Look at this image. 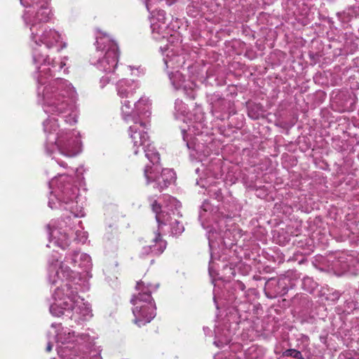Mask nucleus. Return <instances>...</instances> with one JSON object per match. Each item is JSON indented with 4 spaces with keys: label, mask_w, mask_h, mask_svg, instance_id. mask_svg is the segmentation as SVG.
<instances>
[{
    "label": "nucleus",
    "mask_w": 359,
    "mask_h": 359,
    "mask_svg": "<svg viewBox=\"0 0 359 359\" xmlns=\"http://www.w3.org/2000/svg\"><path fill=\"white\" fill-rule=\"evenodd\" d=\"M245 355L246 359H264L265 353L262 348L252 346L246 350Z\"/></svg>",
    "instance_id": "nucleus-21"
},
{
    "label": "nucleus",
    "mask_w": 359,
    "mask_h": 359,
    "mask_svg": "<svg viewBox=\"0 0 359 359\" xmlns=\"http://www.w3.org/2000/svg\"><path fill=\"white\" fill-rule=\"evenodd\" d=\"M51 189L48 205L52 209L62 208L69 210L75 217L84 216L81 207L77 205L79 189L72 184V177L60 175L49 182Z\"/></svg>",
    "instance_id": "nucleus-5"
},
{
    "label": "nucleus",
    "mask_w": 359,
    "mask_h": 359,
    "mask_svg": "<svg viewBox=\"0 0 359 359\" xmlns=\"http://www.w3.org/2000/svg\"><path fill=\"white\" fill-rule=\"evenodd\" d=\"M177 0H166L167 4L168 5H172L173 3H175Z\"/></svg>",
    "instance_id": "nucleus-34"
},
{
    "label": "nucleus",
    "mask_w": 359,
    "mask_h": 359,
    "mask_svg": "<svg viewBox=\"0 0 359 359\" xmlns=\"http://www.w3.org/2000/svg\"><path fill=\"white\" fill-rule=\"evenodd\" d=\"M177 180V175L173 170L165 168L162 170L160 177L156 182V189L160 191L174 184Z\"/></svg>",
    "instance_id": "nucleus-19"
},
{
    "label": "nucleus",
    "mask_w": 359,
    "mask_h": 359,
    "mask_svg": "<svg viewBox=\"0 0 359 359\" xmlns=\"http://www.w3.org/2000/svg\"><path fill=\"white\" fill-rule=\"evenodd\" d=\"M43 130L46 134V149L53 154V158L62 167L67 164L60 160V156L74 157L81 151L80 133L76 130L60 128L54 118L43 122Z\"/></svg>",
    "instance_id": "nucleus-3"
},
{
    "label": "nucleus",
    "mask_w": 359,
    "mask_h": 359,
    "mask_svg": "<svg viewBox=\"0 0 359 359\" xmlns=\"http://www.w3.org/2000/svg\"><path fill=\"white\" fill-rule=\"evenodd\" d=\"M317 283L314 281L312 278L306 276L304 277L302 280V289L309 293H312L317 287Z\"/></svg>",
    "instance_id": "nucleus-23"
},
{
    "label": "nucleus",
    "mask_w": 359,
    "mask_h": 359,
    "mask_svg": "<svg viewBox=\"0 0 359 359\" xmlns=\"http://www.w3.org/2000/svg\"><path fill=\"white\" fill-rule=\"evenodd\" d=\"M51 328L55 335L56 350L61 358L74 359L84 343H88V345L93 343V339L88 334L76 333L60 324H53Z\"/></svg>",
    "instance_id": "nucleus-6"
},
{
    "label": "nucleus",
    "mask_w": 359,
    "mask_h": 359,
    "mask_svg": "<svg viewBox=\"0 0 359 359\" xmlns=\"http://www.w3.org/2000/svg\"><path fill=\"white\" fill-rule=\"evenodd\" d=\"M76 238L75 239L79 242L84 243L88 238L87 232L83 231L82 229H77L75 231Z\"/></svg>",
    "instance_id": "nucleus-28"
},
{
    "label": "nucleus",
    "mask_w": 359,
    "mask_h": 359,
    "mask_svg": "<svg viewBox=\"0 0 359 359\" xmlns=\"http://www.w3.org/2000/svg\"><path fill=\"white\" fill-rule=\"evenodd\" d=\"M175 111H177V103H176V102H175ZM174 116H175V118L176 119H177V118H178V117H177V112H175V113L174 114Z\"/></svg>",
    "instance_id": "nucleus-36"
},
{
    "label": "nucleus",
    "mask_w": 359,
    "mask_h": 359,
    "mask_svg": "<svg viewBox=\"0 0 359 359\" xmlns=\"http://www.w3.org/2000/svg\"><path fill=\"white\" fill-rule=\"evenodd\" d=\"M214 344H215L216 346H219V345H218V344H217V342L216 341L214 342Z\"/></svg>",
    "instance_id": "nucleus-38"
},
{
    "label": "nucleus",
    "mask_w": 359,
    "mask_h": 359,
    "mask_svg": "<svg viewBox=\"0 0 359 359\" xmlns=\"http://www.w3.org/2000/svg\"><path fill=\"white\" fill-rule=\"evenodd\" d=\"M299 278V275L296 271H288L285 274L280 275L278 280L273 278L268 283L269 287L275 285V293L276 295L283 296L287 293L289 290L293 289L296 283Z\"/></svg>",
    "instance_id": "nucleus-14"
},
{
    "label": "nucleus",
    "mask_w": 359,
    "mask_h": 359,
    "mask_svg": "<svg viewBox=\"0 0 359 359\" xmlns=\"http://www.w3.org/2000/svg\"><path fill=\"white\" fill-rule=\"evenodd\" d=\"M166 247V243L163 241L160 234H156L152 241V244L143 247V253L149 254L154 253L159 255L163 252Z\"/></svg>",
    "instance_id": "nucleus-20"
},
{
    "label": "nucleus",
    "mask_w": 359,
    "mask_h": 359,
    "mask_svg": "<svg viewBox=\"0 0 359 359\" xmlns=\"http://www.w3.org/2000/svg\"><path fill=\"white\" fill-rule=\"evenodd\" d=\"M97 50L93 61L94 65L100 71L105 72L107 74H111L118 64V49L116 45L110 41L108 36L97 37ZM111 79V75L102 76L100 79V85L104 87Z\"/></svg>",
    "instance_id": "nucleus-8"
},
{
    "label": "nucleus",
    "mask_w": 359,
    "mask_h": 359,
    "mask_svg": "<svg viewBox=\"0 0 359 359\" xmlns=\"http://www.w3.org/2000/svg\"><path fill=\"white\" fill-rule=\"evenodd\" d=\"M233 304L237 313L239 315H241L242 313H245L249 311L250 306V304L248 300V297H246V299H240V297H235Z\"/></svg>",
    "instance_id": "nucleus-22"
},
{
    "label": "nucleus",
    "mask_w": 359,
    "mask_h": 359,
    "mask_svg": "<svg viewBox=\"0 0 359 359\" xmlns=\"http://www.w3.org/2000/svg\"><path fill=\"white\" fill-rule=\"evenodd\" d=\"M339 359H359V354L355 352H347L340 355Z\"/></svg>",
    "instance_id": "nucleus-29"
},
{
    "label": "nucleus",
    "mask_w": 359,
    "mask_h": 359,
    "mask_svg": "<svg viewBox=\"0 0 359 359\" xmlns=\"http://www.w3.org/2000/svg\"><path fill=\"white\" fill-rule=\"evenodd\" d=\"M220 191H219V193H216V198L219 199V195H220Z\"/></svg>",
    "instance_id": "nucleus-37"
},
{
    "label": "nucleus",
    "mask_w": 359,
    "mask_h": 359,
    "mask_svg": "<svg viewBox=\"0 0 359 359\" xmlns=\"http://www.w3.org/2000/svg\"><path fill=\"white\" fill-rule=\"evenodd\" d=\"M187 146L189 148V143H187Z\"/></svg>",
    "instance_id": "nucleus-41"
},
{
    "label": "nucleus",
    "mask_w": 359,
    "mask_h": 359,
    "mask_svg": "<svg viewBox=\"0 0 359 359\" xmlns=\"http://www.w3.org/2000/svg\"><path fill=\"white\" fill-rule=\"evenodd\" d=\"M333 267L341 271H359V262L353 255L341 252L333 262Z\"/></svg>",
    "instance_id": "nucleus-16"
},
{
    "label": "nucleus",
    "mask_w": 359,
    "mask_h": 359,
    "mask_svg": "<svg viewBox=\"0 0 359 359\" xmlns=\"http://www.w3.org/2000/svg\"><path fill=\"white\" fill-rule=\"evenodd\" d=\"M224 224L223 220L219 222L218 229L216 227H213V229H210L208 232V239L209 243L210 248L215 247L216 243H222L225 246H231L235 241L233 233L231 229H226L225 230L222 229V226Z\"/></svg>",
    "instance_id": "nucleus-15"
},
{
    "label": "nucleus",
    "mask_w": 359,
    "mask_h": 359,
    "mask_svg": "<svg viewBox=\"0 0 359 359\" xmlns=\"http://www.w3.org/2000/svg\"><path fill=\"white\" fill-rule=\"evenodd\" d=\"M203 217L202 213H200L199 217L201 218Z\"/></svg>",
    "instance_id": "nucleus-40"
},
{
    "label": "nucleus",
    "mask_w": 359,
    "mask_h": 359,
    "mask_svg": "<svg viewBox=\"0 0 359 359\" xmlns=\"http://www.w3.org/2000/svg\"><path fill=\"white\" fill-rule=\"evenodd\" d=\"M340 296H341L340 292L339 291L335 290L332 292L329 293L327 294L326 299L328 301L334 302L339 299Z\"/></svg>",
    "instance_id": "nucleus-30"
},
{
    "label": "nucleus",
    "mask_w": 359,
    "mask_h": 359,
    "mask_svg": "<svg viewBox=\"0 0 359 359\" xmlns=\"http://www.w3.org/2000/svg\"><path fill=\"white\" fill-rule=\"evenodd\" d=\"M203 330L206 334L210 332V330L209 327H203Z\"/></svg>",
    "instance_id": "nucleus-35"
},
{
    "label": "nucleus",
    "mask_w": 359,
    "mask_h": 359,
    "mask_svg": "<svg viewBox=\"0 0 359 359\" xmlns=\"http://www.w3.org/2000/svg\"><path fill=\"white\" fill-rule=\"evenodd\" d=\"M352 334L355 336L359 335V323L351 329Z\"/></svg>",
    "instance_id": "nucleus-31"
},
{
    "label": "nucleus",
    "mask_w": 359,
    "mask_h": 359,
    "mask_svg": "<svg viewBox=\"0 0 359 359\" xmlns=\"http://www.w3.org/2000/svg\"><path fill=\"white\" fill-rule=\"evenodd\" d=\"M152 211L156 215V219L158 224H165L174 220L177 222L180 212L178 210V201L172 196H167L165 199V205L162 210L159 203L156 201L151 203Z\"/></svg>",
    "instance_id": "nucleus-10"
},
{
    "label": "nucleus",
    "mask_w": 359,
    "mask_h": 359,
    "mask_svg": "<svg viewBox=\"0 0 359 359\" xmlns=\"http://www.w3.org/2000/svg\"><path fill=\"white\" fill-rule=\"evenodd\" d=\"M48 263V280L55 285L50 313L57 317L66 315L75 321L90 319L93 316L90 305L77 294V288L72 283L79 274L78 269L85 271L90 269V257L86 253L74 251L68 253L64 261L53 257Z\"/></svg>",
    "instance_id": "nucleus-2"
},
{
    "label": "nucleus",
    "mask_w": 359,
    "mask_h": 359,
    "mask_svg": "<svg viewBox=\"0 0 359 359\" xmlns=\"http://www.w3.org/2000/svg\"><path fill=\"white\" fill-rule=\"evenodd\" d=\"M67 222L65 221H55L50 223L48 226L49 233L48 248L56 246L61 249H65L70 243L69 231L70 228H67Z\"/></svg>",
    "instance_id": "nucleus-12"
},
{
    "label": "nucleus",
    "mask_w": 359,
    "mask_h": 359,
    "mask_svg": "<svg viewBox=\"0 0 359 359\" xmlns=\"http://www.w3.org/2000/svg\"><path fill=\"white\" fill-rule=\"evenodd\" d=\"M142 150L145 154V156L153 164V165H147L144 170V175L147 180V183L153 184V187L156 189V182L159 175V168L158 163L160 161V156L156 148L152 145L151 142L146 143L144 147H140L138 149Z\"/></svg>",
    "instance_id": "nucleus-13"
},
{
    "label": "nucleus",
    "mask_w": 359,
    "mask_h": 359,
    "mask_svg": "<svg viewBox=\"0 0 359 359\" xmlns=\"http://www.w3.org/2000/svg\"><path fill=\"white\" fill-rule=\"evenodd\" d=\"M157 287L146 284L144 281L137 283L136 289L140 292L137 296H134L131 302L134 306V323L140 327L149 323L156 316V306L150 293L156 290Z\"/></svg>",
    "instance_id": "nucleus-7"
},
{
    "label": "nucleus",
    "mask_w": 359,
    "mask_h": 359,
    "mask_svg": "<svg viewBox=\"0 0 359 359\" xmlns=\"http://www.w3.org/2000/svg\"><path fill=\"white\" fill-rule=\"evenodd\" d=\"M345 311L351 313L359 308V302L354 296L353 298L347 299L345 302Z\"/></svg>",
    "instance_id": "nucleus-26"
},
{
    "label": "nucleus",
    "mask_w": 359,
    "mask_h": 359,
    "mask_svg": "<svg viewBox=\"0 0 359 359\" xmlns=\"http://www.w3.org/2000/svg\"><path fill=\"white\" fill-rule=\"evenodd\" d=\"M208 202H204L203 204L202 205V208L204 210V211H207V208L208 206Z\"/></svg>",
    "instance_id": "nucleus-32"
},
{
    "label": "nucleus",
    "mask_w": 359,
    "mask_h": 359,
    "mask_svg": "<svg viewBox=\"0 0 359 359\" xmlns=\"http://www.w3.org/2000/svg\"><path fill=\"white\" fill-rule=\"evenodd\" d=\"M140 85L134 80L121 79L116 83L117 95L121 99L133 97L139 88Z\"/></svg>",
    "instance_id": "nucleus-17"
},
{
    "label": "nucleus",
    "mask_w": 359,
    "mask_h": 359,
    "mask_svg": "<svg viewBox=\"0 0 359 359\" xmlns=\"http://www.w3.org/2000/svg\"><path fill=\"white\" fill-rule=\"evenodd\" d=\"M50 1L20 0L27 8L22 18L29 27L33 60L38 69V100L45 113L61 116L67 123L72 125L78 118L74 104L76 93L68 81L57 76L62 72H67L68 57L50 58L41 49L42 46L47 49L59 46V50L67 46L57 31L44 25L50 19Z\"/></svg>",
    "instance_id": "nucleus-1"
},
{
    "label": "nucleus",
    "mask_w": 359,
    "mask_h": 359,
    "mask_svg": "<svg viewBox=\"0 0 359 359\" xmlns=\"http://www.w3.org/2000/svg\"><path fill=\"white\" fill-rule=\"evenodd\" d=\"M297 359H304V358H303V356H302V354H301V358H297Z\"/></svg>",
    "instance_id": "nucleus-39"
},
{
    "label": "nucleus",
    "mask_w": 359,
    "mask_h": 359,
    "mask_svg": "<svg viewBox=\"0 0 359 359\" xmlns=\"http://www.w3.org/2000/svg\"><path fill=\"white\" fill-rule=\"evenodd\" d=\"M179 40L175 41L174 43H168L165 48L164 62L166 66L168 74L174 88L178 90V68H179Z\"/></svg>",
    "instance_id": "nucleus-11"
},
{
    "label": "nucleus",
    "mask_w": 359,
    "mask_h": 359,
    "mask_svg": "<svg viewBox=\"0 0 359 359\" xmlns=\"http://www.w3.org/2000/svg\"><path fill=\"white\" fill-rule=\"evenodd\" d=\"M302 353L296 349L290 348L287 349L282 353V357H292L294 358H301Z\"/></svg>",
    "instance_id": "nucleus-27"
},
{
    "label": "nucleus",
    "mask_w": 359,
    "mask_h": 359,
    "mask_svg": "<svg viewBox=\"0 0 359 359\" xmlns=\"http://www.w3.org/2000/svg\"><path fill=\"white\" fill-rule=\"evenodd\" d=\"M165 13L163 10L151 12L150 17V27L151 36L154 40L161 41L167 39L168 43H174L179 40L180 22L178 18H172V20L166 23Z\"/></svg>",
    "instance_id": "nucleus-9"
},
{
    "label": "nucleus",
    "mask_w": 359,
    "mask_h": 359,
    "mask_svg": "<svg viewBox=\"0 0 359 359\" xmlns=\"http://www.w3.org/2000/svg\"><path fill=\"white\" fill-rule=\"evenodd\" d=\"M52 347H53L52 344L49 342V343L48 344L47 346H46V351H47V352L50 351H51V349H52Z\"/></svg>",
    "instance_id": "nucleus-33"
},
{
    "label": "nucleus",
    "mask_w": 359,
    "mask_h": 359,
    "mask_svg": "<svg viewBox=\"0 0 359 359\" xmlns=\"http://www.w3.org/2000/svg\"><path fill=\"white\" fill-rule=\"evenodd\" d=\"M121 71L123 72V74H127L128 72L132 76H140L144 74V69L141 68V67H135V66H122Z\"/></svg>",
    "instance_id": "nucleus-24"
},
{
    "label": "nucleus",
    "mask_w": 359,
    "mask_h": 359,
    "mask_svg": "<svg viewBox=\"0 0 359 359\" xmlns=\"http://www.w3.org/2000/svg\"><path fill=\"white\" fill-rule=\"evenodd\" d=\"M121 114L126 121H133V124L129 127L128 133L134 154H138V149L144 147L146 143L150 142L147 130L149 129L148 118L151 115V100L142 96L132 107L130 102L126 100L121 102Z\"/></svg>",
    "instance_id": "nucleus-4"
},
{
    "label": "nucleus",
    "mask_w": 359,
    "mask_h": 359,
    "mask_svg": "<svg viewBox=\"0 0 359 359\" xmlns=\"http://www.w3.org/2000/svg\"><path fill=\"white\" fill-rule=\"evenodd\" d=\"M233 288L237 292L236 297H240V299H246L248 297L245 285L243 282L240 280L236 281L233 284Z\"/></svg>",
    "instance_id": "nucleus-25"
},
{
    "label": "nucleus",
    "mask_w": 359,
    "mask_h": 359,
    "mask_svg": "<svg viewBox=\"0 0 359 359\" xmlns=\"http://www.w3.org/2000/svg\"><path fill=\"white\" fill-rule=\"evenodd\" d=\"M93 339V343L88 345V343H84L78 351H81L83 355H74V359H102L101 349L100 346H95V338Z\"/></svg>",
    "instance_id": "nucleus-18"
}]
</instances>
